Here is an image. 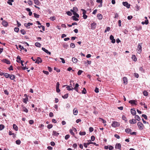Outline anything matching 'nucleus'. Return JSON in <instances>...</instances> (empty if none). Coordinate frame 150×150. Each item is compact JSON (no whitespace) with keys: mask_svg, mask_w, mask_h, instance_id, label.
I'll return each mask as SVG.
<instances>
[{"mask_svg":"<svg viewBox=\"0 0 150 150\" xmlns=\"http://www.w3.org/2000/svg\"><path fill=\"white\" fill-rule=\"evenodd\" d=\"M142 43H139L138 45L137 49V52L139 54H140L142 51Z\"/></svg>","mask_w":150,"mask_h":150,"instance_id":"1","label":"nucleus"},{"mask_svg":"<svg viewBox=\"0 0 150 150\" xmlns=\"http://www.w3.org/2000/svg\"><path fill=\"white\" fill-rule=\"evenodd\" d=\"M137 125L138 126L139 129L142 130L144 129V126L143 124L140 122H138L137 123Z\"/></svg>","mask_w":150,"mask_h":150,"instance_id":"2","label":"nucleus"},{"mask_svg":"<svg viewBox=\"0 0 150 150\" xmlns=\"http://www.w3.org/2000/svg\"><path fill=\"white\" fill-rule=\"evenodd\" d=\"M112 126L114 127H118L120 126V124L118 122L113 121L112 124Z\"/></svg>","mask_w":150,"mask_h":150,"instance_id":"3","label":"nucleus"},{"mask_svg":"<svg viewBox=\"0 0 150 150\" xmlns=\"http://www.w3.org/2000/svg\"><path fill=\"white\" fill-rule=\"evenodd\" d=\"M123 5L126 7L127 8H129L130 6V4H128L127 2H122Z\"/></svg>","mask_w":150,"mask_h":150,"instance_id":"4","label":"nucleus"},{"mask_svg":"<svg viewBox=\"0 0 150 150\" xmlns=\"http://www.w3.org/2000/svg\"><path fill=\"white\" fill-rule=\"evenodd\" d=\"M42 62V60L41 59V58L40 57H38L37 58V59L35 62V63H37V64H39L40 63H41Z\"/></svg>","mask_w":150,"mask_h":150,"instance_id":"5","label":"nucleus"},{"mask_svg":"<svg viewBox=\"0 0 150 150\" xmlns=\"http://www.w3.org/2000/svg\"><path fill=\"white\" fill-rule=\"evenodd\" d=\"M121 146L120 143H117L115 147L116 149H118L120 150L121 149Z\"/></svg>","mask_w":150,"mask_h":150,"instance_id":"6","label":"nucleus"},{"mask_svg":"<svg viewBox=\"0 0 150 150\" xmlns=\"http://www.w3.org/2000/svg\"><path fill=\"white\" fill-rule=\"evenodd\" d=\"M110 39L111 40V42L114 43L115 42V40L114 38V37L112 35H111L110 37Z\"/></svg>","mask_w":150,"mask_h":150,"instance_id":"7","label":"nucleus"},{"mask_svg":"<svg viewBox=\"0 0 150 150\" xmlns=\"http://www.w3.org/2000/svg\"><path fill=\"white\" fill-rule=\"evenodd\" d=\"M96 24L95 23H93L91 24V29L94 30L96 28Z\"/></svg>","mask_w":150,"mask_h":150,"instance_id":"8","label":"nucleus"},{"mask_svg":"<svg viewBox=\"0 0 150 150\" xmlns=\"http://www.w3.org/2000/svg\"><path fill=\"white\" fill-rule=\"evenodd\" d=\"M33 24V23L29 22L28 23H25L24 24V25L26 28H29L30 27H28L30 25H32Z\"/></svg>","mask_w":150,"mask_h":150,"instance_id":"9","label":"nucleus"},{"mask_svg":"<svg viewBox=\"0 0 150 150\" xmlns=\"http://www.w3.org/2000/svg\"><path fill=\"white\" fill-rule=\"evenodd\" d=\"M131 112L132 115H135L136 114V112L134 109H131Z\"/></svg>","mask_w":150,"mask_h":150,"instance_id":"10","label":"nucleus"},{"mask_svg":"<svg viewBox=\"0 0 150 150\" xmlns=\"http://www.w3.org/2000/svg\"><path fill=\"white\" fill-rule=\"evenodd\" d=\"M2 25L5 27H6L8 25L7 22L5 21H4L2 22Z\"/></svg>","mask_w":150,"mask_h":150,"instance_id":"11","label":"nucleus"},{"mask_svg":"<svg viewBox=\"0 0 150 150\" xmlns=\"http://www.w3.org/2000/svg\"><path fill=\"white\" fill-rule=\"evenodd\" d=\"M78 111L76 108H75L73 110V114L74 115H76L77 114Z\"/></svg>","mask_w":150,"mask_h":150,"instance_id":"12","label":"nucleus"},{"mask_svg":"<svg viewBox=\"0 0 150 150\" xmlns=\"http://www.w3.org/2000/svg\"><path fill=\"white\" fill-rule=\"evenodd\" d=\"M123 83L125 84H127V78L126 77H124L123 78Z\"/></svg>","mask_w":150,"mask_h":150,"instance_id":"13","label":"nucleus"},{"mask_svg":"<svg viewBox=\"0 0 150 150\" xmlns=\"http://www.w3.org/2000/svg\"><path fill=\"white\" fill-rule=\"evenodd\" d=\"M70 86H68L66 87V88L67 89V90L68 91L72 90L73 89H74V88H70V87H71V84H70Z\"/></svg>","mask_w":150,"mask_h":150,"instance_id":"14","label":"nucleus"},{"mask_svg":"<svg viewBox=\"0 0 150 150\" xmlns=\"http://www.w3.org/2000/svg\"><path fill=\"white\" fill-rule=\"evenodd\" d=\"M136 101L134 100H130L129 101V103H131V104H135L136 105L135 103Z\"/></svg>","mask_w":150,"mask_h":150,"instance_id":"15","label":"nucleus"},{"mask_svg":"<svg viewBox=\"0 0 150 150\" xmlns=\"http://www.w3.org/2000/svg\"><path fill=\"white\" fill-rule=\"evenodd\" d=\"M59 134L55 131H53L52 132V135L55 136H58Z\"/></svg>","mask_w":150,"mask_h":150,"instance_id":"16","label":"nucleus"},{"mask_svg":"<svg viewBox=\"0 0 150 150\" xmlns=\"http://www.w3.org/2000/svg\"><path fill=\"white\" fill-rule=\"evenodd\" d=\"M97 17L99 20H101L102 19L103 16L100 14H98L97 15Z\"/></svg>","mask_w":150,"mask_h":150,"instance_id":"17","label":"nucleus"},{"mask_svg":"<svg viewBox=\"0 0 150 150\" xmlns=\"http://www.w3.org/2000/svg\"><path fill=\"white\" fill-rule=\"evenodd\" d=\"M135 119L138 121H139L141 120V119L138 115H135L134 117Z\"/></svg>","mask_w":150,"mask_h":150,"instance_id":"18","label":"nucleus"},{"mask_svg":"<svg viewBox=\"0 0 150 150\" xmlns=\"http://www.w3.org/2000/svg\"><path fill=\"white\" fill-rule=\"evenodd\" d=\"M13 129H15L16 131H17L18 130V127L15 124H13Z\"/></svg>","mask_w":150,"mask_h":150,"instance_id":"19","label":"nucleus"},{"mask_svg":"<svg viewBox=\"0 0 150 150\" xmlns=\"http://www.w3.org/2000/svg\"><path fill=\"white\" fill-rule=\"evenodd\" d=\"M149 21L148 19L146 20L144 22L143 21L142 22V24L143 25H144L145 24L146 25H147L148 24Z\"/></svg>","mask_w":150,"mask_h":150,"instance_id":"20","label":"nucleus"},{"mask_svg":"<svg viewBox=\"0 0 150 150\" xmlns=\"http://www.w3.org/2000/svg\"><path fill=\"white\" fill-rule=\"evenodd\" d=\"M3 61H4V62L6 63L7 64H10V62L9 61V60H8V59H4L3 60Z\"/></svg>","mask_w":150,"mask_h":150,"instance_id":"21","label":"nucleus"},{"mask_svg":"<svg viewBox=\"0 0 150 150\" xmlns=\"http://www.w3.org/2000/svg\"><path fill=\"white\" fill-rule=\"evenodd\" d=\"M8 1L7 2V3L9 5H12V2H13L14 1L13 0H8Z\"/></svg>","mask_w":150,"mask_h":150,"instance_id":"22","label":"nucleus"},{"mask_svg":"<svg viewBox=\"0 0 150 150\" xmlns=\"http://www.w3.org/2000/svg\"><path fill=\"white\" fill-rule=\"evenodd\" d=\"M72 60L74 63H76L77 62L78 60L76 58L74 57L72 58Z\"/></svg>","mask_w":150,"mask_h":150,"instance_id":"23","label":"nucleus"},{"mask_svg":"<svg viewBox=\"0 0 150 150\" xmlns=\"http://www.w3.org/2000/svg\"><path fill=\"white\" fill-rule=\"evenodd\" d=\"M131 131V129L129 128H127L125 129V132L127 133H129Z\"/></svg>","mask_w":150,"mask_h":150,"instance_id":"24","label":"nucleus"},{"mask_svg":"<svg viewBox=\"0 0 150 150\" xmlns=\"http://www.w3.org/2000/svg\"><path fill=\"white\" fill-rule=\"evenodd\" d=\"M132 59H133V60L134 61H136L137 60V58L135 55H132Z\"/></svg>","mask_w":150,"mask_h":150,"instance_id":"25","label":"nucleus"},{"mask_svg":"<svg viewBox=\"0 0 150 150\" xmlns=\"http://www.w3.org/2000/svg\"><path fill=\"white\" fill-rule=\"evenodd\" d=\"M71 18L74 21H78L79 20V19L76 18V17L75 16H72L71 17Z\"/></svg>","mask_w":150,"mask_h":150,"instance_id":"26","label":"nucleus"},{"mask_svg":"<svg viewBox=\"0 0 150 150\" xmlns=\"http://www.w3.org/2000/svg\"><path fill=\"white\" fill-rule=\"evenodd\" d=\"M28 98L27 97H25V98H24L23 99V102L24 103L26 104L27 103V101H28Z\"/></svg>","mask_w":150,"mask_h":150,"instance_id":"27","label":"nucleus"},{"mask_svg":"<svg viewBox=\"0 0 150 150\" xmlns=\"http://www.w3.org/2000/svg\"><path fill=\"white\" fill-rule=\"evenodd\" d=\"M9 77L11 79L13 80L14 79L15 77L13 75L11 74V75H10Z\"/></svg>","mask_w":150,"mask_h":150,"instance_id":"28","label":"nucleus"},{"mask_svg":"<svg viewBox=\"0 0 150 150\" xmlns=\"http://www.w3.org/2000/svg\"><path fill=\"white\" fill-rule=\"evenodd\" d=\"M34 3L37 5H38L40 3V2L38 0H33Z\"/></svg>","mask_w":150,"mask_h":150,"instance_id":"29","label":"nucleus"},{"mask_svg":"<svg viewBox=\"0 0 150 150\" xmlns=\"http://www.w3.org/2000/svg\"><path fill=\"white\" fill-rule=\"evenodd\" d=\"M68 97V94L67 93L64 95V96H62V97L64 99H66Z\"/></svg>","mask_w":150,"mask_h":150,"instance_id":"30","label":"nucleus"},{"mask_svg":"<svg viewBox=\"0 0 150 150\" xmlns=\"http://www.w3.org/2000/svg\"><path fill=\"white\" fill-rule=\"evenodd\" d=\"M35 46L38 47H40L41 45V44L38 42H36L35 43Z\"/></svg>","mask_w":150,"mask_h":150,"instance_id":"31","label":"nucleus"},{"mask_svg":"<svg viewBox=\"0 0 150 150\" xmlns=\"http://www.w3.org/2000/svg\"><path fill=\"white\" fill-rule=\"evenodd\" d=\"M21 61V58L19 56H18L17 57L16 61L18 63L20 62Z\"/></svg>","mask_w":150,"mask_h":150,"instance_id":"32","label":"nucleus"},{"mask_svg":"<svg viewBox=\"0 0 150 150\" xmlns=\"http://www.w3.org/2000/svg\"><path fill=\"white\" fill-rule=\"evenodd\" d=\"M63 47L67 49L68 47V45L67 44H64L63 45Z\"/></svg>","mask_w":150,"mask_h":150,"instance_id":"33","label":"nucleus"},{"mask_svg":"<svg viewBox=\"0 0 150 150\" xmlns=\"http://www.w3.org/2000/svg\"><path fill=\"white\" fill-rule=\"evenodd\" d=\"M79 134L81 135H84L86 134V133L85 132H80Z\"/></svg>","mask_w":150,"mask_h":150,"instance_id":"34","label":"nucleus"},{"mask_svg":"<svg viewBox=\"0 0 150 150\" xmlns=\"http://www.w3.org/2000/svg\"><path fill=\"white\" fill-rule=\"evenodd\" d=\"M16 143L17 144L19 145L21 143V141L20 140L18 139L16 141Z\"/></svg>","mask_w":150,"mask_h":150,"instance_id":"35","label":"nucleus"},{"mask_svg":"<svg viewBox=\"0 0 150 150\" xmlns=\"http://www.w3.org/2000/svg\"><path fill=\"white\" fill-rule=\"evenodd\" d=\"M4 128V126L2 124L0 125V130H2Z\"/></svg>","mask_w":150,"mask_h":150,"instance_id":"36","label":"nucleus"},{"mask_svg":"<svg viewBox=\"0 0 150 150\" xmlns=\"http://www.w3.org/2000/svg\"><path fill=\"white\" fill-rule=\"evenodd\" d=\"M33 14L35 17V18H38L40 16V15H39L37 14L36 13H33Z\"/></svg>","mask_w":150,"mask_h":150,"instance_id":"37","label":"nucleus"},{"mask_svg":"<svg viewBox=\"0 0 150 150\" xmlns=\"http://www.w3.org/2000/svg\"><path fill=\"white\" fill-rule=\"evenodd\" d=\"M94 144V145H95L96 146H98V144H96L95 142H88V144Z\"/></svg>","mask_w":150,"mask_h":150,"instance_id":"38","label":"nucleus"},{"mask_svg":"<svg viewBox=\"0 0 150 150\" xmlns=\"http://www.w3.org/2000/svg\"><path fill=\"white\" fill-rule=\"evenodd\" d=\"M144 95L145 96H147L148 95V92L146 91H144L143 92Z\"/></svg>","mask_w":150,"mask_h":150,"instance_id":"39","label":"nucleus"},{"mask_svg":"<svg viewBox=\"0 0 150 150\" xmlns=\"http://www.w3.org/2000/svg\"><path fill=\"white\" fill-rule=\"evenodd\" d=\"M4 76L6 78H8L9 77L10 74L7 73H5L4 74Z\"/></svg>","mask_w":150,"mask_h":150,"instance_id":"40","label":"nucleus"},{"mask_svg":"<svg viewBox=\"0 0 150 150\" xmlns=\"http://www.w3.org/2000/svg\"><path fill=\"white\" fill-rule=\"evenodd\" d=\"M28 3L30 6L32 5L33 4L32 1L30 0H29L28 1Z\"/></svg>","mask_w":150,"mask_h":150,"instance_id":"41","label":"nucleus"},{"mask_svg":"<svg viewBox=\"0 0 150 150\" xmlns=\"http://www.w3.org/2000/svg\"><path fill=\"white\" fill-rule=\"evenodd\" d=\"M86 92V90L85 88H83V90L82 91V94H85Z\"/></svg>","mask_w":150,"mask_h":150,"instance_id":"42","label":"nucleus"},{"mask_svg":"<svg viewBox=\"0 0 150 150\" xmlns=\"http://www.w3.org/2000/svg\"><path fill=\"white\" fill-rule=\"evenodd\" d=\"M21 33L24 35L26 33V32L24 30H20Z\"/></svg>","mask_w":150,"mask_h":150,"instance_id":"43","label":"nucleus"},{"mask_svg":"<svg viewBox=\"0 0 150 150\" xmlns=\"http://www.w3.org/2000/svg\"><path fill=\"white\" fill-rule=\"evenodd\" d=\"M14 30L15 32L18 33L19 31V28H18L16 27L14 28Z\"/></svg>","mask_w":150,"mask_h":150,"instance_id":"44","label":"nucleus"},{"mask_svg":"<svg viewBox=\"0 0 150 150\" xmlns=\"http://www.w3.org/2000/svg\"><path fill=\"white\" fill-rule=\"evenodd\" d=\"M83 72V71L82 70H79L77 74L78 75H80Z\"/></svg>","mask_w":150,"mask_h":150,"instance_id":"45","label":"nucleus"},{"mask_svg":"<svg viewBox=\"0 0 150 150\" xmlns=\"http://www.w3.org/2000/svg\"><path fill=\"white\" fill-rule=\"evenodd\" d=\"M122 118L123 120H125V122H127V119L126 117L124 115H122Z\"/></svg>","mask_w":150,"mask_h":150,"instance_id":"46","label":"nucleus"},{"mask_svg":"<svg viewBox=\"0 0 150 150\" xmlns=\"http://www.w3.org/2000/svg\"><path fill=\"white\" fill-rule=\"evenodd\" d=\"M70 46L71 47L74 48L75 47V46L74 44L73 43H71L70 44Z\"/></svg>","mask_w":150,"mask_h":150,"instance_id":"47","label":"nucleus"},{"mask_svg":"<svg viewBox=\"0 0 150 150\" xmlns=\"http://www.w3.org/2000/svg\"><path fill=\"white\" fill-rule=\"evenodd\" d=\"M9 134L10 135H13V137H15V135H14V134L13 133H12V132L11 131H9Z\"/></svg>","mask_w":150,"mask_h":150,"instance_id":"48","label":"nucleus"},{"mask_svg":"<svg viewBox=\"0 0 150 150\" xmlns=\"http://www.w3.org/2000/svg\"><path fill=\"white\" fill-rule=\"evenodd\" d=\"M52 127L53 125L52 124H49L47 126V128L49 129L51 128Z\"/></svg>","mask_w":150,"mask_h":150,"instance_id":"49","label":"nucleus"},{"mask_svg":"<svg viewBox=\"0 0 150 150\" xmlns=\"http://www.w3.org/2000/svg\"><path fill=\"white\" fill-rule=\"evenodd\" d=\"M54 70L55 71H56L57 72H60V70L57 68L56 67H54Z\"/></svg>","mask_w":150,"mask_h":150,"instance_id":"50","label":"nucleus"},{"mask_svg":"<svg viewBox=\"0 0 150 150\" xmlns=\"http://www.w3.org/2000/svg\"><path fill=\"white\" fill-rule=\"evenodd\" d=\"M42 50L46 53H47V52H48V50H47L45 48L42 47Z\"/></svg>","mask_w":150,"mask_h":150,"instance_id":"51","label":"nucleus"},{"mask_svg":"<svg viewBox=\"0 0 150 150\" xmlns=\"http://www.w3.org/2000/svg\"><path fill=\"white\" fill-rule=\"evenodd\" d=\"M95 137L93 135L91 137V139L92 141H93L95 140Z\"/></svg>","mask_w":150,"mask_h":150,"instance_id":"52","label":"nucleus"},{"mask_svg":"<svg viewBox=\"0 0 150 150\" xmlns=\"http://www.w3.org/2000/svg\"><path fill=\"white\" fill-rule=\"evenodd\" d=\"M134 76L136 77L137 78H138L139 76V74L136 73H135L134 74Z\"/></svg>","mask_w":150,"mask_h":150,"instance_id":"53","label":"nucleus"},{"mask_svg":"<svg viewBox=\"0 0 150 150\" xmlns=\"http://www.w3.org/2000/svg\"><path fill=\"white\" fill-rule=\"evenodd\" d=\"M70 137V135L69 134H67L66 135L65 137V139H67Z\"/></svg>","mask_w":150,"mask_h":150,"instance_id":"54","label":"nucleus"},{"mask_svg":"<svg viewBox=\"0 0 150 150\" xmlns=\"http://www.w3.org/2000/svg\"><path fill=\"white\" fill-rule=\"evenodd\" d=\"M34 122V121L33 120H29V123L30 125L33 124Z\"/></svg>","mask_w":150,"mask_h":150,"instance_id":"55","label":"nucleus"},{"mask_svg":"<svg viewBox=\"0 0 150 150\" xmlns=\"http://www.w3.org/2000/svg\"><path fill=\"white\" fill-rule=\"evenodd\" d=\"M69 132L70 133L73 135H74V132H73V130L71 129H70L69 130Z\"/></svg>","mask_w":150,"mask_h":150,"instance_id":"56","label":"nucleus"},{"mask_svg":"<svg viewBox=\"0 0 150 150\" xmlns=\"http://www.w3.org/2000/svg\"><path fill=\"white\" fill-rule=\"evenodd\" d=\"M67 13L68 15L70 16H71L72 15V13L70 11H67Z\"/></svg>","mask_w":150,"mask_h":150,"instance_id":"57","label":"nucleus"},{"mask_svg":"<svg viewBox=\"0 0 150 150\" xmlns=\"http://www.w3.org/2000/svg\"><path fill=\"white\" fill-rule=\"evenodd\" d=\"M93 130V129L92 127H90L89 128V131L90 132H92Z\"/></svg>","mask_w":150,"mask_h":150,"instance_id":"58","label":"nucleus"},{"mask_svg":"<svg viewBox=\"0 0 150 150\" xmlns=\"http://www.w3.org/2000/svg\"><path fill=\"white\" fill-rule=\"evenodd\" d=\"M142 117H144V118L146 119V120L147 119V117L146 116V115H144V114H143L142 115Z\"/></svg>","mask_w":150,"mask_h":150,"instance_id":"59","label":"nucleus"},{"mask_svg":"<svg viewBox=\"0 0 150 150\" xmlns=\"http://www.w3.org/2000/svg\"><path fill=\"white\" fill-rule=\"evenodd\" d=\"M77 145L75 143L73 145V147L75 149L77 147Z\"/></svg>","mask_w":150,"mask_h":150,"instance_id":"60","label":"nucleus"},{"mask_svg":"<svg viewBox=\"0 0 150 150\" xmlns=\"http://www.w3.org/2000/svg\"><path fill=\"white\" fill-rule=\"evenodd\" d=\"M24 109H23V111L25 112L26 113L28 112V109L26 108H24Z\"/></svg>","mask_w":150,"mask_h":150,"instance_id":"61","label":"nucleus"},{"mask_svg":"<svg viewBox=\"0 0 150 150\" xmlns=\"http://www.w3.org/2000/svg\"><path fill=\"white\" fill-rule=\"evenodd\" d=\"M50 144L52 146H54L55 145V143L53 142H50Z\"/></svg>","mask_w":150,"mask_h":150,"instance_id":"62","label":"nucleus"},{"mask_svg":"<svg viewBox=\"0 0 150 150\" xmlns=\"http://www.w3.org/2000/svg\"><path fill=\"white\" fill-rule=\"evenodd\" d=\"M43 72L44 74H46V75H48L49 74V72L48 71L44 70L43 71Z\"/></svg>","mask_w":150,"mask_h":150,"instance_id":"63","label":"nucleus"},{"mask_svg":"<svg viewBox=\"0 0 150 150\" xmlns=\"http://www.w3.org/2000/svg\"><path fill=\"white\" fill-rule=\"evenodd\" d=\"M114 136L116 138H117L118 139H119L120 138V136H119V135H118L117 134H115Z\"/></svg>","mask_w":150,"mask_h":150,"instance_id":"64","label":"nucleus"}]
</instances>
